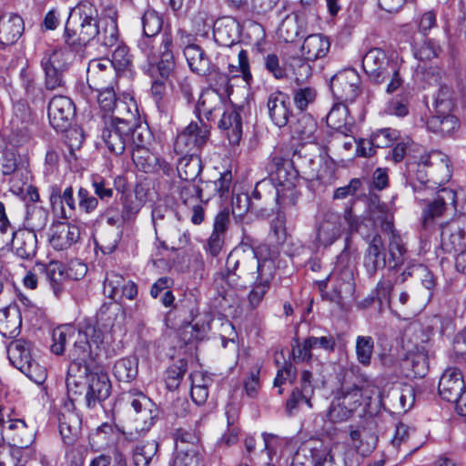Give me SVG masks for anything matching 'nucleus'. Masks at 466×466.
I'll return each mask as SVG.
<instances>
[{
    "mask_svg": "<svg viewBox=\"0 0 466 466\" xmlns=\"http://www.w3.org/2000/svg\"><path fill=\"white\" fill-rule=\"evenodd\" d=\"M344 219L349 225L350 233H359L367 243L363 256V267L369 277H375L379 270L386 267L389 270H397L404 264L407 248L400 234L390 236L386 248L379 233L363 230L364 221L360 222L351 209L346 210Z\"/></svg>",
    "mask_w": 466,
    "mask_h": 466,
    "instance_id": "1",
    "label": "nucleus"
},
{
    "mask_svg": "<svg viewBox=\"0 0 466 466\" xmlns=\"http://www.w3.org/2000/svg\"><path fill=\"white\" fill-rule=\"evenodd\" d=\"M262 248L254 249L247 246H240L233 249L228 256L226 270L216 276V281H225L234 289H245L252 281L258 279L262 273V267L270 264L276 267L271 257H261Z\"/></svg>",
    "mask_w": 466,
    "mask_h": 466,
    "instance_id": "2",
    "label": "nucleus"
},
{
    "mask_svg": "<svg viewBox=\"0 0 466 466\" xmlns=\"http://www.w3.org/2000/svg\"><path fill=\"white\" fill-rule=\"evenodd\" d=\"M269 179L257 183L251 200L261 199V189L270 184L275 187L276 201L281 208L295 207L300 193L297 190L299 171L293 167L292 162L279 156L271 157L267 166Z\"/></svg>",
    "mask_w": 466,
    "mask_h": 466,
    "instance_id": "3",
    "label": "nucleus"
},
{
    "mask_svg": "<svg viewBox=\"0 0 466 466\" xmlns=\"http://www.w3.org/2000/svg\"><path fill=\"white\" fill-rule=\"evenodd\" d=\"M66 384L69 394H85V403L88 409H94L110 395L111 385L106 373L90 370L87 366L77 363L69 365Z\"/></svg>",
    "mask_w": 466,
    "mask_h": 466,
    "instance_id": "4",
    "label": "nucleus"
},
{
    "mask_svg": "<svg viewBox=\"0 0 466 466\" xmlns=\"http://www.w3.org/2000/svg\"><path fill=\"white\" fill-rule=\"evenodd\" d=\"M362 67L373 83L387 82L388 94H392L402 86L400 63L396 58L389 57L380 48H371L363 56Z\"/></svg>",
    "mask_w": 466,
    "mask_h": 466,
    "instance_id": "5",
    "label": "nucleus"
},
{
    "mask_svg": "<svg viewBox=\"0 0 466 466\" xmlns=\"http://www.w3.org/2000/svg\"><path fill=\"white\" fill-rule=\"evenodd\" d=\"M127 397L135 416H129L120 431L125 440L133 444L131 455L134 466H146V418L139 416L146 395L137 389H132L127 392Z\"/></svg>",
    "mask_w": 466,
    "mask_h": 466,
    "instance_id": "6",
    "label": "nucleus"
},
{
    "mask_svg": "<svg viewBox=\"0 0 466 466\" xmlns=\"http://www.w3.org/2000/svg\"><path fill=\"white\" fill-rule=\"evenodd\" d=\"M172 40L163 37L161 42L160 60L147 67V76L150 78V97L157 109L163 113L167 110L169 96V75L174 68V56L170 49Z\"/></svg>",
    "mask_w": 466,
    "mask_h": 466,
    "instance_id": "7",
    "label": "nucleus"
},
{
    "mask_svg": "<svg viewBox=\"0 0 466 466\" xmlns=\"http://www.w3.org/2000/svg\"><path fill=\"white\" fill-rule=\"evenodd\" d=\"M416 167V178L428 187H433L434 185L440 187L451 177L450 159L447 155L441 151L434 150L421 156ZM414 167L415 164H410L409 172H413Z\"/></svg>",
    "mask_w": 466,
    "mask_h": 466,
    "instance_id": "8",
    "label": "nucleus"
},
{
    "mask_svg": "<svg viewBox=\"0 0 466 466\" xmlns=\"http://www.w3.org/2000/svg\"><path fill=\"white\" fill-rule=\"evenodd\" d=\"M290 466H346V462L340 454L331 451L329 444L311 440L298 449Z\"/></svg>",
    "mask_w": 466,
    "mask_h": 466,
    "instance_id": "9",
    "label": "nucleus"
},
{
    "mask_svg": "<svg viewBox=\"0 0 466 466\" xmlns=\"http://www.w3.org/2000/svg\"><path fill=\"white\" fill-rule=\"evenodd\" d=\"M69 357L74 363L79 366H87L86 361L97 355L99 346L104 342V332L95 325L86 322L77 332Z\"/></svg>",
    "mask_w": 466,
    "mask_h": 466,
    "instance_id": "10",
    "label": "nucleus"
},
{
    "mask_svg": "<svg viewBox=\"0 0 466 466\" xmlns=\"http://www.w3.org/2000/svg\"><path fill=\"white\" fill-rule=\"evenodd\" d=\"M347 209L352 210V208H346L342 215L333 210H326L319 214L315 224L316 241L319 245L323 247L332 245L341 237L345 226L349 228L344 219Z\"/></svg>",
    "mask_w": 466,
    "mask_h": 466,
    "instance_id": "11",
    "label": "nucleus"
},
{
    "mask_svg": "<svg viewBox=\"0 0 466 466\" xmlns=\"http://www.w3.org/2000/svg\"><path fill=\"white\" fill-rule=\"evenodd\" d=\"M134 199L132 196L127 197L124 202V212L120 214L117 210L109 208L106 210L104 218L109 228L121 229L125 221L132 218L143 208L146 202V184L143 181L137 183L134 189Z\"/></svg>",
    "mask_w": 466,
    "mask_h": 466,
    "instance_id": "12",
    "label": "nucleus"
},
{
    "mask_svg": "<svg viewBox=\"0 0 466 466\" xmlns=\"http://www.w3.org/2000/svg\"><path fill=\"white\" fill-rule=\"evenodd\" d=\"M131 131V119L125 116H112L102 131V139L108 150L121 155L126 148L127 137Z\"/></svg>",
    "mask_w": 466,
    "mask_h": 466,
    "instance_id": "13",
    "label": "nucleus"
},
{
    "mask_svg": "<svg viewBox=\"0 0 466 466\" xmlns=\"http://www.w3.org/2000/svg\"><path fill=\"white\" fill-rule=\"evenodd\" d=\"M315 393L313 385V375L309 370H302L299 377V385L296 386L285 403V410L289 417L295 416L302 405L309 409L313 408L312 398Z\"/></svg>",
    "mask_w": 466,
    "mask_h": 466,
    "instance_id": "14",
    "label": "nucleus"
},
{
    "mask_svg": "<svg viewBox=\"0 0 466 466\" xmlns=\"http://www.w3.org/2000/svg\"><path fill=\"white\" fill-rule=\"evenodd\" d=\"M360 77L354 69H346L336 74L330 80V89L341 103H352L360 92Z\"/></svg>",
    "mask_w": 466,
    "mask_h": 466,
    "instance_id": "15",
    "label": "nucleus"
},
{
    "mask_svg": "<svg viewBox=\"0 0 466 466\" xmlns=\"http://www.w3.org/2000/svg\"><path fill=\"white\" fill-rule=\"evenodd\" d=\"M360 222L364 221L362 226L363 230L370 232L368 224H372L374 228H380V229L390 236L393 234H400L394 228V216L391 208L388 204L382 203L377 199H371L368 208V218H360L355 216Z\"/></svg>",
    "mask_w": 466,
    "mask_h": 466,
    "instance_id": "16",
    "label": "nucleus"
},
{
    "mask_svg": "<svg viewBox=\"0 0 466 466\" xmlns=\"http://www.w3.org/2000/svg\"><path fill=\"white\" fill-rule=\"evenodd\" d=\"M441 246L454 254L466 248V214L441 225Z\"/></svg>",
    "mask_w": 466,
    "mask_h": 466,
    "instance_id": "17",
    "label": "nucleus"
},
{
    "mask_svg": "<svg viewBox=\"0 0 466 466\" xmlns=\"http://www.w3.org/2000/svg\"><path fill=\"white\" fill-rule=\"evenodd\" d=\"M208 137V130L205 126L199 127L197 123H190L175 141V150L181 155L197 154L204 146Z\"/></svg>",
    "mask_w": 466,
    "mask_h": 466,
    "instance_id": "18",
    "label": "nucleus"
},
{
    "mask_svg": "<svg viewBox=\"0 0 466 466\" xmlns=\"http://www.w3.org/2000/svg\"><path fill=\"white\" fill-rule=\"evenodd\" d=\"M336 346L335 338L329 334L321 337L309 336L302 342L296 339L293 347V357L297 362L309 361L313 357V351L322 350L327 353L333 352Z\"/></svg>",
    "mask_w": 466,
    "mask_h": 466,
    "instance_id": "19",
    "label": "nucleus"
},
{
    "mask_svg": "<svg viewBox=\"0 0 466 466\" xmlns=\"http://www.w3.org/2000/svg\"><path fill=\"white\" fill-rule=\"evenodd\" d=\"M457 194L450 187H441L437 190L432 201L423 209L424 224H428L443 216L447 212L456 211Z\"/></svg>",
    "mask_w": 466,
    "mask_h": 466,
    "instance_id": "20",
    "label": "nucleus"
},
{
    "mask_svg": "<svg viewBox=\"0 0 466 466\" xmlns=\"http://www.w3.org/2000/svg\"><path fill=\"white\" fill-rule=\"evenodd\" d=\"M76 114L73 101L65 96H55L48 104V118L52 127L65 131Z\"/></svg>",
    "mask_w": 466,
    "mask_h": 466,
    "instance_id": "21",
    "label": "nucleus"
},
{
    "mask_svg": "<svg viewBox=\"0 0 466 466\" xmlns=\"http://www.w3.org/2000/svg\"><path fill=\"white\" fill-rule=\"evenodd\" d=\"M116 72L109 59H93L86 68V82L89 88L102 90L113 86Z\"/></svg>",
    "mask_w": 466,
    "mask_h": 466,
    "instance_id": "22",
    "label": "nucleus"
},
{
    "mask_svg": "<svg viewBox=\"0 0 466 466\" xmlns=\"http://www.w3.org/2000/svg\"><path fill=\"white\" fill-rule=\"evenodd\" d=\"M72 21L68 19L65 29V41L73 50H79L98 34V22H79L76 28L72 27Z\"/></svg>",
    "mask_w": 466,
    "mask_h": 466,
    "instance_id": "23",
    "label": "nucleus"
},
{
    "mask_svg": "<svg viewBox=\"0 0 466 466\" xmlns=\"http://www.w3.org/2000/svg\"><path fill=\"white\" fill-rule=\"evenodd\" d=\"M126 318L125 311L121 305L117 303L104 304L96 314V328L104 332V338L106 333H115L121 330Z\"/></svg>",
    "mask_w": 466,
    "mask_h": 466,
    "instance_id": "24",
    "label": "nucleus"
},
{
    "mask_svg": "<svg viewBox=\"0 0 466 466\" xmlns=\"http://www.w3.org/2000/svg\"><path fill=\"white\" fill-rule=\"evenodd\" d=\"M49 201L54 212L60 218H71L76 210L73 187H67L63 192L54 185L49 187Z\"/></svg>",
    "mask_w": 466,
    "mask_h": 466,
    "instance_id": "25",
    "label": "nucleus"
},
{
    "mask_svg": "<svg viewBox=\"0 0 466 466\" xmlns=\"http://www.w3.org/2000/svg\"><path fill=\"white\" fill-rule=\"evenodd\" d=\"M349 243L346 245L340 254L338 256V261L335 268L334 278L337 279L336 291L339 296L342 294H350L354 289V273L353 267L349 265L350 252L348 250Z\"/></svg>",
    "mask_w": 466,
    "mask_h": 466,
    "instance_id": "26",
    "label": "nucleus"
},
{
    "mask_svg": "<svg viewBox=\"0 0 466 466\" xmlns=\"http://www.w3.org/2000/svg\"><path fill=\"white\" fill-rule=\"evenodd\" d=\"M136 115V120L131 119V145H132V160L138 171L146 172V147L144 139V128L139 123V114L136 103H132Z\"/></svg>",
    "mask_w": 466,
    "mask_h": 466,
    "instance_id": "27",
    "label": "nucleus"
},
{
    "mask_svg": "<svg viewBox=\"0 0 466 466\" xmlns=\"http://www.w3.org/2000/svg\"><path fill=\"white\" fill-rule=\"evenodd\" d=\"M3 439H7L15 446L27 448L35 441V431L29 429L24 420L8 419L6 426L1 430Z\"/></svg>",
    "mask_w": 466,
    "mask_h": 466,
    "instance_id": "28",
    "label": "nucleus"
},
{
    "mask_svg": "<svg viewBox=\"0 0 466 466\" xmlns=\"http://www.w3.org/2000/svg\"><path fill=\"white\" fill-rule=\"evenodd\" d=\"M289 96L288 94L277 90L268 96L267 107L269 118L279 127H285L290 115Z\"/></svg>",
    "mask_w": 466,
    "mask_h": 466,
    "instance_id": "29",
    "label": "nucleus"
},
{
    "mask_svg": "<svg viewBox=\"0 0 466 466\" xmlns=\"http://www.w3.org/2000/svg\"><path fill=\"white\" fill-rule=\"evenodd\" d=\"M9 242L12 245L13 252L21 259H31L36 253V234L25 228H18L13 231L12 238L7 243Z\"/></svg>",
    "mask_w": 466,
    "mask_h": 466,
    "instance_id": "30",
    "label": "nucleus"
},
{
    "mask_svg": "<svg viewBox=\"0 0 466 466\" xmlns=\"http://www.w3.org/2000/svg\"><path fill=\"white\" fill-rule=\"evenodd\" d=\"M117 11L113 6L104 9L99 19L97 41L106 46H114L118 41Z\"/></svg>",
    "mask_w": 466,
    "mask_h": 466,
    "instance_id": "31",
    "label": "nucleus"
},
{
    "mask_svg": "<svg viewBox=\"0 0 466 466\" xmlns=\"http://www.w3.org/2000/svg\"><path fill=\"white\" fill-rule=\"evenodd\" d=\"M213 36L221 46H234L239 42V25L230 16L221 17L214 24Z\"/></svg>",
    "mask_w": 466,
    "mask_h": 466,
    "instance_id": "32",
    "label": "nucleus"
},
{
    "mask_svg": "<svg viewBox=\"0 0 466 466\" xmlns=\"http://www.w3.org/2000/svg\"><path fill=\"white\" fill-rule=\"evenodd\" d=\"M275 274L276 267H272L270 264H266L262 267V273H260V277L251 282L253 287L248 295V301L251 309H254L260 305L270 288Z\"/></svg>",
    "mask_w": 466,
    "mask_h": 466,
    "instance_id": "33",
    "label": "nucleus"
},
{
    "mask_svg": "<svg viewBox=\"0 0 466 466\" xmlns=\"http://www.w3.org/2000/svg\"><path fill=\"white\" fill-rule=\"evenodd\" d=\"M50 244L56 250H64L77 243L80 229L77 226L68 223H57L53 227Z\"/></svg>",
    "mask_w": 466,
    "mask_h": 466,
    "instance_id": "34",
    "label": "nucleus"
},
{
    "mask_svg": "<svg viewBox=\"0 0 466 466\" xmlns=\"http://www.w3.org/2000/svg\"><path fill=\"white\" fill-rule=\"evenodd\" d=\"M24 32L22 17L14 13H5L0 16V44H15Z\"/></svg>",
    "mask_w": 466,
    "mask_h": 466,
    "instance_id": "35",
    "label": "nucleus"
},
{
    "mask_svg": "<svg viewBox=\"0 0 466 466\" xmlns=\"http://www.w3.org/2000/svg\"><path fill=\"white\" fill-rule=\"evenodd\" d=\"M96 91L98 92L97 101L104 111L112 112V116H124V112H127L129 116L136 120V115L131 111L132 103H135L133 100H130V104H127L116 99L113 86Z\"/></svg>",
    "mask_w": 466,
    "mask_h": 466,
    "instance_id": "36",
    "label": "nucleus"
},
{
    "mask_svg": "<svg viewBox=\"0 0 466 466\" xmlns=\"http://www.w3.org/2000/svg\"><path fill=\"white\" fill-rule=\"evenodd\" d=\"M464 389L461 373L457 369H449L441 377L439 382V394L447 401H453L458 394Z\"/></svg>",
    "mask_w": 466,
    "mask_h": 466,
    "instance_id": "37",
    "label": "nucleus"
},
{
    "mask_svg": "<svg viewBox=\"0 0 466 466\" xmlns=\"http://www.w3.org/2000/svg\"><path fill=\"white\" fill-rule=\"evenodd\" d=\"M329 48V37L321 34H312L304 39L300 51L306 60L313 62L325 57Z\"/></svg>",
    "mask_w": 466,
    "mask_h": 466,
    "instance_id": "38",
    "label": "nucleus"
},
{
    "mask_svg": "<svg viewBox=\"0 0 466 466\" xmlns=\"http://www.w3.org/2000/svg\"><path fill=\"white\" fill-rule=\"evenodd\" d=\"M347 132L334 131L332 133L329 144L326 148L327 153L330 151L341 160L352 157L356 139L354 137L348 135Z\"/></svg>",
    "mask_w": 466,
    "mask_h": 466,
    "instance_id": "39",
    "label": "nucleus"
},
{
    "mask_svg": "<svg viewBox=\"0 0 466 466\" xmlns=\"http://www.w3.org/2000/svg\"><path fill=\"white\" fill-rule=\"evenodd\" d=\"M219 128L226 132L231 145H237L242 136V121L239 113L235 109L224 111L219 122Z\"/></svg>",
    "mask_w": 466,
    "mask_h": 466,
    "instance_id": "40",
    "label": "nucleus"
},
{
    "mask_svg": "<svg viewBox=\"0 0 466 466\" xmlns=\"http://www.w3.org/2000/svg\"><path fill=\"white\" fill-rule=\"evenodd\" d=\"M183 53L192 72L199 76L207 75L209 72L210 60L199 46L187 45Z\"/></svg>",
    "mask_w": 466,
    "mask_h": 466,
    "instance_id": "41",
    "label": "nucleus"
},
{
    "mask_svg": "<svg viewBox=\"0 0 466 466\" xmlns=\"http://www.w3.org/2000/svg\"><path fill=\"white\" fill-rule=\"evenodd\" d=\"M48 222V211L36 205H27L23 228L36 234L44 230Z\"/></svg>",
    "mask_w": 466,
    "mask_h": 466,
    "instance_id": "42",
    "label": "nucleus"
},
{
    "mask_svg": "<svg viewBox=\"0 0 466 466\" xmlns=\"http://www.w3.org/2000/svg\"><path fill=\"white\" fill-rule=\"evenodd\" d=\"M92 186L95 194L102 200L108 201L114 197V191L123 195L126 191L127 181L123 177H116L114 179L113 187L102 177L93 179Z\"/></svg>",
    "mask_w": 466,
    "mask_h": 466,
    "instance_id": "43",
    "label": "nucleus"
},
{
    "mask_svg": "<svg viewBox=\"0 0 466 466\" xmlns=\"http://www.w3.org/2000/svg\"><path fill=\"white\" fill-rule=\"evenodd\" d=\"M7 354L12 364L19 370L34 360L30 352V344L24 339L12 341L7 347Z\"/></svg>",
    "mask_w": 466,
    "mask_h": 466,
    "instance_id": "44",
    "label": "nucleus"
},
{
    "mask_svg": "<svg viewBox=\"0 0 466 466\" xmlns=\"http://www.w3.org/2000/svg\"><path fill=\"white\" fill-rule=\"evenodd\" d=\"M202 171V164L197 154L182 157L177 164V173L183 181H196Z\"/></svg>",
    "mask_w": 466,
    "mask_h": 466,
    "instance_id": "45",
    "label": "nucleus"
},
{
    "mask_svg": "<svg viewBox=\"0 0 466 466\" xmlns=\"http://www.w3.org/2000/svg\"><path fill=\"white\" fill-rule=\"evenodd\" d=\"M169 466H204L198 446H177Z\"/></svg>",
    "mask_w": 466,
    "mask_h": 466,
    "instance_id": "46",
    "label": "nucleus"
},
{
    "mask_svg": "<svg viewBox=\"0 0 466 466\" xmlns=\"http://www.w3.org/2000/svg\"><path fill=\"white\" fill-rule=\"evenodd\" d=\"M222 106V99L215 89H207L202 92L197 105L198 115H204L209 120L214 113L220 110Z\"/></svg>",
    "mask_w": 466,
    "mask_h": 466,
    "instance_id": "47",
    "label": "nucleus"
},
{
    "mask_svg": "<svg viewBox=\"0 0 466 466\" xmlns=\"http://www.w3.org/2000/svg\"><path fill=\"white\" fill-rule=\"evenodd\" d=\"M317 123L309 115H302L292 125L291 132L294 137L301 141L311 143L315 140Z\"/></svg>",
    "mask_w": 466,
    "mask_h": 466,
    "instance_id": "48",
    "label": "nucleus"
},
{
    "mask_svg": "<svg viewBox=\"0 0 466 466\" xmlns=\"http://www.w3.org/2000/svg\"><path fill=\"white\" fill-rule=\"evenodd\" d=\"M309 61L303 56H292L287 59L288 76H292L298 84L304 83L312 75Z\"/></svg>",
    "mask_w": 466,
    "mask_h": 466,
    "instance_id": "49",
    "label": "nucleus"
},
{
    "mask_svg": "<svg viewBox=\"0 0 466 466\" xmlns=\"http://www.w3.org/2000/svg\"><path fill=\"white\" fill-rule=\"evenodd\" d=\"M79 430L80 420L76 414L67 412L59 416V431L66 443H72L77 437Z\"/></svg>",
    "mask_w": 466,
    "mask_h": 466,
    "instance_id": "50",
    "label": "nucleus"
},
{
    "mask_svg": "<svg viewBox=\"0 0 466 466\" xmlns=\"http://www.w3.org/2000/svg\"><path fill=\"white\" fill-rule=\"evenodd\" d=\"M71 54L65 49H54L45 53L41 66L43 68L51 67V69L66 71L70 64Z\"/></svg>",
    "mask_w": 466,
    "mask_h": 466,
    "instance_id": "51",
    "label": "nucleus"
},
{
    "mask_svg": "<svg viewBox=\"0 0 466 466\" xmlns=\"http://www.w3.org/2000/svg\"><path fill=\"white\" fill-rule=\"evenodd\" d=\"M121 235L122 230L118 228L102 229L95 238V242L104 254H111L116 250Z\"/></svg>",
    "mask_w": 466,
    "mask_h": 466,
    "instance_id": "52",
    "label": "nucleus"
},
{
    "mask_svg": "<svg viewBox=\"0 0 466 466\" xmlns=\"http://www.w3.org/2000/svg\"><path fill=\"white\" fill-rule=\"evenodd\" d=\"M180 199L183 203H193L197 200L208 201L210 195L204 193L206 189L205 182H202V186L199 187L195 181H184L178 187Z\"/></svg>",
    "mask_w": 466,
    "mask_h": 466,
    "instance_id": "53",
    "label": "nucleus"
},
{
    "mask_svg": "<svg viewBox=\"0 0 466 466\" xmlns=\"http://www.w3.org/2000/svg\"><path fill=\"white\" fill-rule=\"evenodd\" d=\"M115 378L121 382H130L137 375V361L136 359L123 358L113 367Z\"/></svg>",
    "mask_w": 466,
    "mask_h": 466,
    "instance_id": "54",
    "label": "nucleus"
},
{
    "mask_svg": "<svg viewBox=\"0 0 466 466\" xmlns=\"http://www.w3.org/2000/svg\"><path fill=\"white\" fill-rule=\"evenodd\" d=\"M327 124L335 131H350L348 124V108L344 103L332 106L327 115Z\"/></svg>",
    "mask_w": 466,
    "mask_h": 466,
    "instance_id": "55",
    "label": "nucleus"
},
{
    "mask_svg": "<svg viewBox=\"0 0 466 466\" xmlns=\"http://www.w3.org/2000/svg\"><path fill=\"white\" fill-rule=\"evenodd\" d=\"M126 279L115 272H107L104 280L103 292L106 297L112 299H120V295L123 288L125 287Z\"/></svg>",
    "mask_w": 466,
    "mask_h": 466,
    "instance_id": "56",
    "label": "nucleus"
},
{
    "mask_svg": "<svg viewBox=\"0 0 466 466\" xmlns=\"http://www.w3.org/2000/svg\"><path fill=\"white\" fill-rule=\"evenodd\" d=\"M76 331L75 327L72 325H64L55 329L52 334V351L56 355L63 354L66 342L76 336Z\"/></svg>",
    "mask_w": 466,
    "mask_h": 466,
    "instance_id": "57",
    "label": "nucleus"
},
{
    "mask_svg": "<svg viewBox=\"0 0 466 466\" xmlns=\"http://www.w3.org/2000/svg\"><path fill=\"white\" fill-rule=\"evenodd\" d=\"M23 448L0 443V466H25L22 460Z\"/></svg>",
    "mask_w": 466,
    "mask_h": 466,
    "instance_id": "58",
    "label": "nucleus"
},
{
    "mask_svg": "<svg viewBox=\"0 0 466 466\" xmlns=\"http://www.w3.org/2000/svg\"><path fill=\"white\" fill-rule=\"evenodd\" d=\"M228 69V73L231 75V77H237L241 75L243 80L247 84H249L250 80L252 79L248 55V52L242 48L238 53V65L229 64Z\"/></svg>",
    "mask_w": 466,
    "mask_h": 466,
    "instance_id": "59",
    "label": "nucleus"
},
{
    "mask_svg": "<svg viewBox=\"0 0 466 466\" xmlns=\"http://www.w3.org/2000/svg\"><path fill=\"white\" fill-rule=\"evenodd\" d=\"M187 370V363L183 359L178 360L170 365L166 372L167 387L171 390L177 389Z\"/></svg>",
    "mask_w": 466,
    "mask_h": 466,
    "instance_id": "60",
    "label": "nucleus"
},
{
    "mask_svg": "<svg viewBox=\"0 0 466 466\" xmlns=\"http://www.w3.org/2000/svg\"><path fill=\"white\" fill-rule=\"evenodd\" d=\"M171 280L167 277H162L152 286L150 294L154 299L159 297L160 302L165 307L172 305L175 298L172 291L169 289Z\"/></svg>",
    "mask_w": 466,
    "mask_h": 466,
    "instance_id": "61",
    "label": "nucleus"
},
{
    "mask_svg": "<svg viewBox=\"0 0 466 466\" xmlns=\"http://www.w3.org/2000/svg\"><path fill=\"white\" fill-rule=\"evenodd\" d=\"M355 348L358 361L364 366H369L374 349L373 339L370 336H358Z\"/></svg>",
    "mask_w": 466,
    "mask_h": 466,
    "instance_id": "62",
    "label": "nucleus"
},
{
    "mask_svg": "<svg viewBox=\"0 0 466 466\" xmlns=\"http://www.w3.org/2000/svg\"><path fill=\"white\" fill-rule=\"evenodd\" d=\"M299 29L296 21V15H286L279 27V37L286 43H292L299 35Z\"/></svg>",
    "mask_w": 466,
    "mask_h": 466,
    "instance_id": "63",
    "label": "nucleus"
},
{
    "mask_svg": "<svg viewBox=\"0 0 466 466\" xmlns=\"http://www.w3.org/2000/svg\"><path fill=\"white\" fill-rule=\"evenodd\" d=\"M317 97V90L310 86L299 87L293 91V103L297 109L304 111Z\"/></svg>",
    "mask_w": 466,
    "mask_h": 466,
    "instance_id": "64",
    "label": "nucleus"
}]
</instances>
